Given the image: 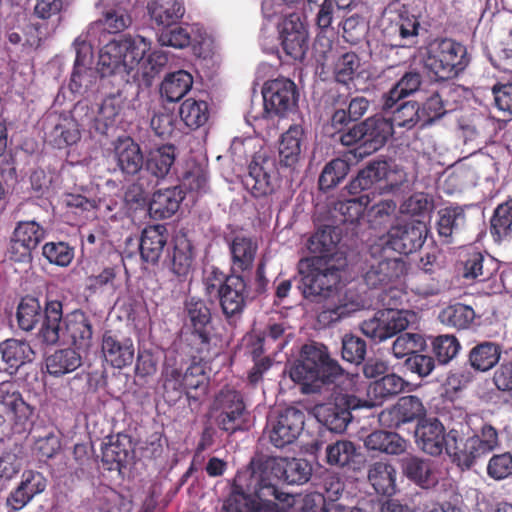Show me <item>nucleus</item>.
I'll use <instances>...</instances> for the list:
<instances>
[{"mask_svg": "<svg viewBox=\"0 0 512 512\" xmlns=\"http://www.w3.org/2000/svg\"><path fill=\"white\" fill-rule=\"evenodd\" d=\"M167 62V53L152 48L149 39L129 35L114 39L100 49L97 71L103 77L118 76L126 83L148 87Z\"/></svg>", "mask_w": 512, "mask_h": 512, "instance_id": "nucleus-1", "label": "nucleus"}, {"mask_svg": "<svg viewBox=\"0 0 512 512\" xmlns=\"http://www.w3.org/2000/svg\"><path fill=\"white\" fill-rule=\"evenodd\" d=\"M299 271L303 275V295L315 301H326L325 308L318 316L319 322L324 325H330L373 305L369 297L353 289L344 292L339 290V270L327 262L322 263L319 259L301 261Z\"/></svg>", "mask_w": 512, "mask_h": 512, "instance_id": "nucleus-2", "label": "nucleus"}, {"mask_svg": "<svg viewBox=\"0 0 512 512\" xmlns=\"http://www.w3.org/2000/svg\"><path fill=\"white\" fill-rule=\"evenodd\" d=\"M291 379L302 386L304 393L318 391L322 385L342 378L346 389L356 392L355 378L344 375L337 362L330 359L325 347L305 345L302 348L300 359L290 368Z\"/></svg>", "mask_w": 512, "mask_h": 512, "instance_id": "nucleus-3", "label": "nucleus"}, {"mask_svg": "<svg viewBox=\"0 0 512 512\" xmlns=\"http://www.w3.org/2000/svg\"><path fill=\"white\" fill-rule=\"evenodd\" d=\"M38 337L46 344L62 341L79 351H86L91 346L92 327L83 312L73 311L63 317L62 303L50 300L45 305Z\"/></svg>", "mask_w": 512, "mask_h": 512, "instance_id": "nucleus-4", "label": "nucleus"}, {"mask_svg": "<svg viewBox=\"0 0 512 512\" xmlns=\"http://www.w3.org/2000/svg\"><path fill=\"white\" fill-rule=\"evenodd\" d=\"M267 461L268 459L253 471L255 494L248 495L234 490L224 505L226 512H286L284 506L275 502L281 499L276 488L281 476L266 471Z\"/></svg>", "mask_w": 512, "mask_h": 512, "instance_id": "nucleus-5", "label": "nucleus"}, {"mask_svg": "<svg viewBox=\"0 0 512 512\" xmlns=\"http://www.w3.org/2000/svg\"><path fill=\"white\" fill-rule=\"evenodd\" d=\"M398 291L390 289L380 294V300L385 309L378 310L374 317L363 321L361 330L367 337L382 342L393 337L418 321V315L411 310L392 307L396 305Z\"/></svg>", "mask_w": 512, "mask_h": 512, "instance_id": "nucleus-6", "label": "nucleus"}, {"mask_svg": "<svg viewBox=\"0 0 512 512\" xmlns=\"http://www.w3.org/2000/svg\"><path fill=\"white\" fill-rule=\"evenodd\" d=\"M468 63L466 48L452 40H435L427 48L425 67L439 80L455 77Z\"/></svg>", "mask_w": 512, "mask_h": 512, "instance_id": "nucleus-7", "label": "nucleus"}, {"mask_svg": "<svg viewBox=\"0 0 512 512\" xmlns=\"http://www.w3.org/2000/svg\"><path fill=\"white\" fill-rule=\"evenodd\" d=\"M163 377L165 394L171 401H175L183 393L189 399L198 400L207 392L208 377L200 363L190 365L185 372L178 367L167 365Z\"/></svg>", "mask_w": 512, "mask_h": 512, "instance_id": "nucleus-8", "label": "nucleus"}, {"mask_svg": "<svg viewBox=\"0 0 512 512\" xmlns=\"http://www.w3.org/2000/svg\"><path fill=\"white\" fill-rule=\"evenodd\" d=\"M427 226L422 221H411L405 225L393 226L387 235L378 239L372 245V251L375 254L378 250L384 253L391 251L399 254H410L419 249L427 236Z\"/></svg>", "mask_w": 512, "mask_h": 512, "instance_id": "nucleus-9", "label": "nucleus"}, {"mask_svg": "<svg viewBox=\"0 0 512 512\" xmlns=\"http://www.w3.org/2000/svg\"><path fill=\"white\" fill-rule=\"evenodd\" d=\"M361 406L360 400L353 394L338 393L334 402L317 404L312 413L316 419L326 425L330 430L341 432L351 420V410Z\"/></svg>", "mask_w": 512, "mask_h": 512, "instance_id": "nucleus-10", "label": "nucleus"}, {"mask_svg": "<svg viewBox=\"0 0 512 512\" xmlns=\"http://www.w3.org/2000/svg\"><path fill=\"white\" fill-rule=\"evenodd\" d=\"M418 446L430 455H439L446 451L449 455H458L457 436L454 431L444 434V427L437 419L421 421L415 431Z\"/></svg>", "mask_w": 512, "mask_h": 512, "instance_id": "nucleus-11", "label": "nucleus"}, {"mask_svg": "<svg viewBox=\"0 0 512 512\" xmlns=\"http://www.w3.org/2000/svg\"><path fill=\"white\" fill-rule=\"evenodd\" d=\"M384 34L391 40H403L413 43L418 35L419 22L410 14L406 5L396 0L388 5L381 20Z\"/></svg>", "mask_w": 512, "mask_h": 512, "instance_id": "nucleus-12", "label": "nucleus"}, {"mask_svg": "<svg viewBox=\"0 0 512 512\" xmlns=\"http://www.w3.org/2000/svg\"><path fill=\"white\" fill-rule=\"evenodd\" d=\"M304 413L294 407H289L279 413L269 416L266 433L271 443L283 447L292 443L304 428Z\"/></svg>", "mask_w": 512, "mask_h": 512, "instance_id": "nucleus-13", "label": "nucleus"}, {"mask_svg": "<svg viewBox=\"0 0 512 512\" xmlns=\"http://www.w3.org/2000/svg\"><path fill=\"white\" fill-rule=\"evenodd\" d=\"M263 116H284L296 105V86L286 78L267 81L262 88Z\"/></svg>", "mask_w": 512, "mask_h": 512, "instance_id": "nucleus-14", "label": "nucleus"}, {"mask_svg": "<svg viewBox=\"0 0 512 512\" xmlns=\"http://www.w3.org/2000/svg\"><path fill=\"white\" fill-rule=\"evenodd\" d=\"M276 182V165L266 151H259L249 165L245 177L246 188L255 196L261 197L273 192Z\"/></svg>", "mask_w": 512, "mask_h": 512, "instance_id": "nucleus-15", "label": "nucleus"}, {"mask_svg": "<svg viewBox=\"0 0 512 512\" xmlns=\"http://www.w3.org/2000/svg\"><path fill=\"white\" fill-rule=\"evenodd\" d=\"M33 415V408L24 401L12 383L0 384V426L9 423L24 427Z\"/></svg>", "mask_w": 512, "mask_h": 512, "instance_id": "nucleus-16", "label": "nucleus"}, {"mask_svg": "<svg viewBox=\"0 0 512 512\" xmlns=\"http://www.w3.org/2000/svg\"><path fill=\"white\" fill-rule=\"evenodd\" d=\"M76 59L69 87L73 93L83 94L96 82V74L92 69V47L86 36L80 35L74 41Z\"/></svg>", "mask_w": 512, "mask_h": 512, "instance_id": "nucleus-17", "label": "nucleus"}, {"mask_svg": "<svg viewBox=\"0 0 512 512\" xmlns=\"http://www.w3.org/2000/svg\"><path fill=\"white\" fill-rule=\"evenodd\" d=\"M219 411V426L228 432L242 428L246 419V407L242 396L233 389L222 390L215 400Z\"/></svg>", "mask_w": 512, "mask_h": 512, "instance_id": "nucleus-18", "label": "nucleus"}, {"mask_svg": "<svg viewBox=\"0 0 512 512\" xmlns=\"http://www.w3.org/2000/svg\"><path fill=\"white\" fill-rule=\"evenodd\" d=\"M279 38L285 53L301 60L307 50L308 33L298 15L290 14L278 24Z\"/></svg>", "mask_w": 512, "mask_h": 512, "instance_id": "nucleus-19", "label": "nucleus"}, {"mask_svg": "<svg viewBox=\"0 0 512 512\" xmlns=\"http://www.w3.org/2000/svg\"><path fill=\"white\" fill-rule=\"evenodd\" d=\"M370 256L364 274V280L368 286L376 288L386 284L402 272V263L396 258H392L388 253H384L383 250H378L374 254L371 247Z\"/></svg>", "mask_w": 512, "mask_h": 512, "instance_id": "nucleus-20", "label": "nucleus"}, {"mask_svg": "<svg viewBox=\"0 0 512 512\" xmlns=\"http://www.w3.org/2000/svg\"><path fill=\"white\" fill-rule=\"evenodd\" d=\"M43 228L35 221L19 222L11 241V254L15 261L24 262L30 259L31 252L44 238Z\"/></svg>", "mask_w": 512, "mask_h": 512, "instance_id": "nucleus-21", "label": "nucleus"}, {"mask_svg": "<svg viewBox=\"0 0 512 512\" xmlns=\"http://www.w3.org/2000/svg\"><path fill=\"white\" fill-rule=\"evenodd\" d=\"M266 471L281 476V481L288 484L306 483L312 473L311 465L304 459L270 458Z\"/></svg>", "mask_w": 512, "mask_h": 512, "instance_id": "nucleus-22", "label": "nucleus"}, {"mask_svg": "<svg viewBox=\"0 0 512 512\" xmlns=\"http://www.w3.org/2000/svg\"><path fill=\"white\" fill-rule=\"evenodd\" d=\"M102 353L107 363L121 369L133 362L135 349L131 338L105 333L102 339Z\"/></svg>", "mask_w": 512, "mask_h": 512, "instance_id": "nucleus-23", "label": "nucleus"}, {"mask_svg": "<svg viewBox=\"0 0 512 512\" xmlns=\"http://www.w3.org/2000/svg\"><path fill=\"white\" fill-rule=\"evenodd\" d=\"M146 8L151 21L161 28L176 25L186 12L183 0H149Z\"/></svg>", "mask_w": 512, "mask_h": 512, "instance_id": "nucleus-24", "label": "nucleus"}, {"mask_svg": "<svg viewBox=\"0 0 512 512\" xmlns=\"http://www.w3.org/2000/svg\"><path fill=\"white\" fill-rule=\"evenodd\" d=\"M247 296L246 283L243 278L237 275H231L225 279L218 297L223 312L231 316L242 310Z\"/></svg>", "mask_w": 512, "mask_h": 512, "instance_id": "nucleus-25", "label": "nucleus"}, {"mask_svg": "<svg viewBox=\"0 0 512 512\" xmlns=\"http://www.w3.org/2000/svg\"><path fill=\"white\" fill-rule=\"evenodd\" d=\"M114 159L122 173L137 174L143 167L140 147L129 137L119 138L114 144Z\"/></svg>", "mask_w": 512, "mask_h": 512, "instance_id": "nucleus-26", "label": "nucleus"}, {"mask_svg": "<svg viewBox=\"0 0 512 512\" xmlns=\"http://www.w3.org/2000/svg\"><path fill=\"white\" fill-rule=\"evenodd\" d=\"M363 123L365 130L363 154H371L379 150L392 136V124L381 116L370 117Z\"/></svg>", "mask_w": 512, "mask_h": 512, "instance_id": "nucleus-27", "label": "nucleus"}, {"mask_svg": "<svg viewBox=\"0 0 512 512\" xmlns=\"http://www.w3.org/2000/svg\"><path fill=\"white\" fill-rule=\"evenodd\" d=\"M425 413L422 402L416 396H407L399 399L390 410L382 413L383 421H390V425L399 426L411 422Z\"/></svg>", "mask_w": 512, "mask_h": 512, "instance_id": "nucleus-28", "label": "nucleus"}, {"mask_svg": "<svg viewBox=\"0 0 512 512\" xmlns=\"http://www.w3.org/2000/svg\"><path fill=\"white\" fill-rule=\"evenodd\" d=\"M385 174V162L373 163L362 169L357 177L353 179L349 186L351 194H357L361 191L371 190V194L376 192L384 193L383 175Z\"/></svg>", "mask_w": 512, "mask_h": 512, "instance_id": "nucleus-29", "label": "nucleus"}, {"mask_svg": "<svg viewBox=\"0 0 512 512\" xmlns=\"http://www.w3.org/2000/svg\"><path fill=\"white\" fill-rule=\"evenodd\" d=\"M183 200L182 192L176 188L156 191L149 202V214L155 219L172 216Z\"/></svg>", "mask_w": 512, "mask_h": 512, "instance_id": "nucleus-30", "label": "nucleus"}, {"mask_svg": "<svg viewBox=\"0 0 512 512\" xmlns=\"http://www.w3.org/2000/svg\"><path fill=\"white\" fill-rule=\"evenodd\" d=\"M304 130L299 125L291 126L281 137L279 144L280 163L287 167L295 165L304 145Z\"/></svg>", "mask_w": 512, "mask_h": 512, "instance_id": "nucleus-31", "label": "nucleus"}, {"mask_svg": "<svg viewBox=\"0 0 512 512\" xmlns=\"http://www.w3.org/2000/svg\"><path fill=\"white\" fill-rule=\"evenodd\" d=\"M167 242L166 228L153 225L145 228L140 242V253L146 262L155 263L160 258Z\"/></svg>", "mask_w": 512, "mask_h": 512, "instance_id": "nucleus-32", "label": "nucleus"}, {"mask_svg": "<svg viewBox=\"0 0 512 512\" xmlns=\"http://www.w3.org/2000/svg\"><path fill=\"white\" fill-rule=\"evenodd\" d=\"M397 471L389 463L375 462L369 466L368 480L378 494L391 496L396 493Z\"/></svg>", "mask_w": 512, "mask_h": 512, "instance_id": "nucleus-33", "label": "nucleus"}, {"mask_svg": "<svg viewBox=\"0 0 512 512\" xmlns=\"http://www.w3.org/2000/svg\"><path fill=\"white\" fill-rule=\"evenodd\" d=\"M2 360L11 369L10 373L17 371L24 364L31 362L34 351L29 343L18 339H7L0 343Z\"/></svg>", "mask_w": 512, "mask_h": 512, "instance_id": "nucleus-34", "label": "nucleus"}, {"mask_svg": "<svg viewBox=\"0 0 512 512\" xmlns=\"http://www.w3.org/2000/svg\"><path fill=\"white\" fill-rule=\"evenodd\" d=\"M81 137L79 124L74 115L59 116L52 130L49 132V141L57 148L73 145Z\"/></svg>", "mask_w": 512, "mask_h": 512, "instance_id": "nucleus-35", "label": "nucleus"}, {"mask_svg": "<svg viewBox=\"0 0 512 512\" xmlns=\"http://www.w3.org/2000/svg\"><path fill=\"white\" fill-rule=\"evenodd\" d=\"M82 351L71 348L55 351L46 359V368L53 376H62L75 371L82 364Z\"/></svg>", "mask_w": 512, "mask_h": 512, "instance_id": "nucleus-36", "label": "nucleus"}, {"mask_svg": "<svg viewBox=\"0 0 512 512\" xmlns=\"http://www.w3.org/2000/svg\"><path fill=\"white\" fill-rule=\"evenodd\" d=\"M193 77L185 70H178L165 76L161 83V95L169 102L182 99L192 88Z\"/></svg>", "mask_w": 512, "mask_h": 512, "instance_id": "nucleus-37", "label": "nucleus"}, {"mask_svg": "<svg viewBox=\"0 0 512 512\" xmlns=\"http://www.w3.org/2000/svg\"><path fill=\"white\" fill-rule=\"evenodd\" d=\"M365 447L372 451H380L387 454H401L406 451L408 443L396 433L387 431H375L364 440Z\"/></svg>", "mask_w": 512, "mask_h": 512, "instance_id": "nucleus-38", "label": "nucleus"}, {"mask_svg": "<svg viewBox=\"0 0 512 512\" xmlns=\"http://www.w3.org/2000/svg\"><path fill=\"white\" fill-rule=\"evenodd\" d=\"M123 108V99L119 94L107 96L98 107L97 114L93 120L95 130L101 134L107 132L117 120Z\"/></svg>", "mask_w": 512, "mask_h": 512, "instance_id": "nucleus-39", "label": "nucleus"}, {"mask_svg": "<svg viewBox=\"0 0 512 512\" xmlns=\"http://www.w3.org/2000/svg\"><path fill=\"white\" fill-rule=\"evenodd\" d=\"M402 468L404 474L417 485L429 488L437 483V477L431 464L416 457L403 459Z\"/></svg>", "mask_w": 512, "mask_h": 512, "instance_id": "nucleus-40", "label": "nucleus"}, {"mask_svg": "<svg viewBox=\"0 0 512 512\" xmlns=\"http://www.w3.org/2000/svg\"><path fill=\"white\" fill-rule=\"evenodd\" d=\"M339 242L338 234L335 229L325 227L311 236L308 242L309 251L316 255L314 259H319L325 263L326 259L333 256Z\"/></svg>", "mask_w": 512, "mask_h": 512, "instance_id": "nucleus-41", "label": "nucleus"}, {"mask_svg": "<svg viewBox=\"0 0 512 512\" xmlns=\"http://www.w3.org/2000/svg\"><path fill=\"white\" fill-rule=\"evenodd\" d=\"M179 115L187 127L197 129L207 123L209 107L207 102L203 100L187 98L180 105Z\"/></svg>", "mask_w": 512, "mask_h": 512, "instance_id": "nucleus-42", "label": "nucleus"}, {"mask_svg": "<svg viewBox=\"0 0 512 512\" xmlns=\"http://www.w3.org/2000/svg\"><path fill=\"white\" fill-rule=\"evenodd\" d=\"M174 160V147L172 145H162L149 152L146 168L154 176L162 178L168 174Z\"/></svg>", "mask_w": 512, "mask_h": 512, "instance_id": "nucleus-43", "label": "nucleus"}, {"mask_svg": "<svg viewBox=\"0 0 512 512\" xmlns=\"http://www.w3.org/2000/svg\"><path fill=\"white\" fill-rule=\"evenodd\" d=\"M257 244L247 237H236L231 244L234 271L249 269L254 261Z\"/></svg>", "mask_w": 512, "mask_h": 512, "instance_id": "nucleus-44", "label": "nucleus"}, {"mask_svg": "<svg viewBox=\"0 0 512 512\" xmlns=\"http://www.w3.org/2000/svg\"><path fill=\"white\" fill-rule=\"evenodd\" d=\"M129 440L126 436H112L103 443L102 460L110 465H116L117 468L125 465L130 457L128 449Z\"/></svg>", "mask_w": 512, "mask_h": 512, "instance_id": "nucleus-45", "label": "nucleus"}, {"mask_svg": "<svg viewBox=\"0 0 512 512\" xmlns=\"http://www.w3.org/2000/svg\"><path fill=\"white\" fill-rule=\"evenodd\" d=\"M490 232L500 241L512 232V198L499 204L490 219Z\"/></svg>", "mask_w": 512, "mask_h": 512, "instance_id": "nucleus-46", "label": "nucleus"}, {"mask_svg": "<svg viewBox=\"0 0 512 512\" xmlns=\"http://www.w3.org/2000/svg\"><path fill=\"white\" fill-rule=\"evenodd\" d=\"M421 84V76L417 72L406 73L397 84L384 96V109H390L400 100L416 92Z\"/></svg>", "mask_w": 512, "mask_h": 512, "instance_id": "nucleus-47", "label": "nucleus"}, {"mask_svg": "<svg viewBox=\"0 0 512 512\" xmlns=\"http://www.w3.org/2000/svg\"><path fill=\"white\" fill-rule=\"evenodd\" d=\"M475 318L472 307L455 303L445 307L439 314L441 323L459 329L467 328Z\"/></svg>", "mask_w": 512, "mask_h": 512, "instance_id": "nucleus-48", "label": "nucleus"}, {"mask_svg": "<svg viewBox=\"0 0 512 512\" xmlns=\"http://www.w3.org/2000/svg\"><path fill=\"white\" fill-rule=\"evenodd\" d=\"M188 320L194 331L201 338H205V329L210 323L211 314L208 307L202 300L191 297L186 302Z\"/></svg>", "mask_w": 512, "mask_h": 512, "instance_id": "nucleus-49", "label": "nucleus"}, {"mask_svg": "<svg viewBox=\"0 0 512 512\" xmlns=\"http://www.w3.org/2000/svg\"><path fill=\"white\" fill-rule=\"evenodd\" d=\"M44 315L41 312V306L35 298L23 299L17 310V320L19 327L24 331H31Z\"/></svg>", "mask_w": 512, "mask_h": 512, "instance_id": "nucleus-50", "label": "nucleus"}, {"mask_svg": "<svg viewBox=\"0 0 512 512\" xmlns=\"http://www.w3.org/2000/svg\"><path fill=\"white\" fill-rule=\"evenodd\" d=\"M406 382L398 375L391 373L376 380L369 386L368 394L373 395L376 400L396 395L404 390Z\"/></svg>", "mask_w": 512, "mask_h": 512, "instance_id": "nucleus-51", "label": "nucleus"}, {"mask_svg": "<svg viewBox=\"0 0 512 512\" xmlns=\"http://www.w3.org/2000/svg\"><path fill=\"white\" fill-rule=\"evenodd\" d=\"M349 164L343 159H334L324 167L320 177L319 186L327 190L339 184L348 174Z\"/></svg>", "mask_w": 512, "mask_h": 512, "instance_id": "nucleus-52", "label": "nucleus"}, {"mask_svg": "<svg viewBox=\"0 0 512 512\" xmlns=\"http://www.w3.org/2000/svg\"><path fill=\"white\" fill-rule=\"evenodd\" d=\"M426 347L424 338L417 333H404L396 338L392 345V353L396 358L414 355Z\"/></svg>", "mask_w": 512, "mask_h": 512, "instance_id": "nucleus-53", "label": "nucleus"}, {"mask_svg": "<svg viewBox=\"0 0 512 512\" xmlns=\"http://www.w3.org/2000/svg\"><path fill=\"white\" fill-rule=\"evenodd\" d=\"M465 222L463 210L459 207H447L439 212V235L449 238Z\"/></svg>", "mask_w": 512, "mask_h": 512, "instance_id": "nucleus-54", "label": "nucleus"}, {"mask_svg": "<svg viewBox=\"0 0 512 512\" xmlns=\"http://www.w3.org/2000/svg\"><path fill=\"white\" fill-rule=\"evenodd\" d=\"M158 43L161 46L183 49L191 43V27L180 25L173 28H166L158 35Z\"/></svg>", "mask_w": 512, "mask_h": 512, "instance_id": "nucleus-55", "label": "nucleus"}, {"mask_svg": "<svg viewBox=\"0 0 512 512\" xmlns=\"http://www.w3.org/2000/svg\"><path fill=\"white\" fill-rule=\"evenodd\" d=\"M370 201V194H363L359 197L339 202L336 209L343 216L344 222L353 223L358 221L363 216L365 209Z\"/></svg>", "mask_w": 512, "mask_h": 512, "instance_id": "nucleus-56", "label": "nucleus"}, {"mask_svg": "<svg viewBox=\"0 0 512 512\" xmlns=\"http://www.w3.org/2000/svg\"><path fill=\"white\" fill-rule=\"evenodd\" d=\"M102 18L99 22L103 25L104 29L110 33L121 32L130 26L132 19L129 15V10L117 9H104L99 8Z\"/></svg>", "mask_w": 512, "mask_h": 512, "instance_id": "nucleus-57", "label": "nucleus"}, {"mask_svg": "<svg viewBox=\"0 0 512 512\" xmlns=\"http://www.w3.org/2000/svg\"><path fill=\"white\" fill-rule=\"evenodd\" d=\"M22 0H0V16L5 25L11 29L20 27L27 18Z\"/></svg>", "mask_w": 512, "mask_h": 512, "instance_id": "nucleus-58", "label": "nucleus"}, {"mask_svg": "<svg viewBox=\"0 0 512 512\" xmlns=\"http://www.w3.org/2000/svg\"><path fill=\"white\" fill-rule=\"evenodd\" d=\"M355 455V447L352 442L342 440L326 447V460L330 465L344 466Z\"/></svg>", "mask_w": 512, "mask_h": 512, "instance_id": "nucleus-59", "label": "nucleus"}, {"mask_svg": "<svg viewBox=\"0 0 512 512\" xmlns=\"http://www.w3.org/2000/svg\"><path fill=\"white\" fill-rule=\"evenodd\" d=\"M193 253L187 240L178 242L172 258V271L178 276H185L191 269Z\"/></svg>", "mask_w": 512, "mask_h": 512, "instance_id": "nucleus-60", "label": "nucleus"}, {"mask_svg": "<svg viewBox=\"0 0 512 512\" xmlns=\"http://www.w3.org/2000/svg\"><path fill=\"white\" fill-rule=\"evenodd\" d=\"M420 119L419 107L415 102L402 104L394 113L390 123L394 126L411 129Z\"/></svg>", "mask_w": 512, "mask_h": 512, "instance_id": "nucleus-61", "label": "nucleus"}, {"mask_svg": "<svg viewBox=\"0 0 512 512\" xmlns=\"http://www.w3.org/2000/svg\"><path fill=\"white\" fill-rule=\"evenodd\" d=\"M460 349V344L454 336L441 335L435 338L433 350L439 362L445 364L453 359Z\"/></svg>", "mask_w": 512, "mask_h": 512, "instance_id": "nucleus-62", "label": "nucleus"}, {"mask_svg": "<svg viewBox=\"0 0 512 512\" xmlns=\"http://www.w3.org/2000/svg\"><path fill=\"white\" fill-rule=\"evenodd\" d=\"M43 256L52 264L67 266L73 259L72 250L63 242H50L43 246Z\"/></svg>", "mask_w": 512, "mask_h": 512, "instance_id": "nucleus-63", "label": "nucleus"}, {"mask_svg": "<svg viewBox=\"0 0 512 512\" xmlns=\"http://www.w3.org/2000/svg\"><path fill=\"white\" fill-rule=\"evenodd\" d=\"M487 474L494 480H503L512 474L511 454L494 455L487 465Z\"/></svg>", "mask_w": 512, "mask_h": 512, "instance_id": "nucleus-64", "label": "nucleus"}]
</instances>
